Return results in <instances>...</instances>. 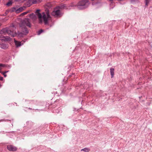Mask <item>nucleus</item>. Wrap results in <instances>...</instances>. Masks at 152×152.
Here are the masks:
<instances>
[{
  "instance_id": "obj_1",
  "label": "nucleus",
  "mask_w": 152,
  "mask_h": 152,
  "mask_svg": "<svg viewBox=\"0 0 152 152\" xmlns=\"http://www.w3.org/2000/svg\"><path fill=\"white\" fill-rule=\"evenodd\" d=\"M21 32H18V37H23L27 34L28 32V30L26 27L27 26L31 27V23L29 19L28 18H25L22 20L19 24Z\"/></svg>"
},
{
  "instance_id": "obj_2",
  "label": "nucleus",
  "mask_w": 152,
  "mask_h": 152,
  "mask_svg": "<svg viewBox=\"0 0 152 152\" xmlns=\"http://www.w3.org/2000/svg\"><path fill=\"white\" fill-rule=\"evenodd\" d=\"M40 11L38 9L36 11V14L39 18V23H42L44 22L45 25L48 24V21L50 18L48 11L46 12H43L42 14H41L39 12Z\"/></svg>"
},
{
  "instance_id": "obj_3",
  "label": "nucleus",
  "mask_w": 152,
  "mask_h": 152,
  "mask_svg": "<svg viewBox=\"0 0 152 152\" xmlns=\"http://www.w3.org/2000/svg\"><path fill=\"white\" fill-rule=\"evenodd\" d=\"M15 29L16 28L15 26L12 25L9 28H6L2 29L0 31V33L1 34H7L12 37H15L17 35Z\"/></svg>"
},
{
  "instance_id": "obj_4",
  "label": "nucleus",
  "mask_w": 152,
  "mask_h": 152,
  "mask_svg": "<svg viewBox=\"0 0 152 152\" xmlns=\"http://www.w3.org/2000/svg\"><path fill=\"white\" fill-rule=\"evenodd\" d=\"M90 4L88 0H83L79 1L77 5V8L80 10L85 9L88 7Z\"/></svg>"
},
{
  "instance_id": "obj_5",
  "label": "nucleus",
  "mask_w": 152,
  "mask_h": 152,
  "mask_svg": "<svg viewBox=\"0 0 152 152\" xmlns=\"http://www.w3.org/2000/svg\"><path fill=\"white\" fill-rule=\"evenodd\" d=\"M51 14L55 17H57L61 15V13L59 8L58 7L55 8L52 12Z\"/></svg>"
},
{
  "instance_id": "obj_6",
  "label": "nucleus",
  "mask_w": 152,
  "mask_h": 152,
  "mask_svg": "<svg viewBox=\"0 0 152 152\" xmlns=\"http://www.w3.org/2000/svg\"><path fill=\"white\" fill-rule=\"evenodd\" d=\"M25 9L26 7H20L17 9H16L15 7H13L12 8V11H15L16 13H18L25 10Z\"/></svg>"
},
{
  "instance_id": "obj_7",
  "label": "nucleus",
  "mask_w": 152,
  "mask_h": 152,
  "mask_svg": "<svg viewBox=\"0 0 152 152\" xmlns=\"http://www.w3.org/2000/svg\"><path fill=\"white\" fill-rule=\"evenodd\" d=\"M7 148L10 151H15L17 150V148L12 145H8L7 146Z\"/></svg>"
},
{
  "instance_id": "obj_8",
  "label": "nucleus",
  "mask_w": 152,
  "mask_h": 152,
  "mask_svg": "<svg viewBox=\"0 0 152 152\" xmlns=\"http://www.w3.org/2000/svg\"><path fill=\"white\" fill-rule=\"evenodd\" d=\"M0 40L4 41H7L10 40V38L7 36H0Z\"/></svg>"
},
{
  "instance_id": "obj_9",
  "label": "nucleus",
  "mask_w": 152,
  "mask_h": 152,
  "mask_svg": "<svg viewBox=\"0 0 152 152\" xmlns=\"http://www.w3.org/2000/svg\"><path fill=\"white\" fill-rule=\"evenodd\" d=\"M14 42L15 43V44L16 45V46L17 47H20L22 45H23V43H22V42H19L18 41H17L14 39Z\"/></svg>"
},
{
  "instance_id": "obj_10",
  "label": "nucleus",
  "mask_w": 152,
  "mask_h": 152,
  "mask_svg": "<svg viewBox=\"0 0 152 152\" xmlns=\"http://www.w3.org/2000/svg\"><path fill=\"white\" fill-rule=\"evenodd\" d=\"M29 16L31 18L32 20H36L37 19V17L36 15L33 13L30 14L29 15Z\"/></svg>"
},
{
  "instance_id": "obj_11",
  "label": "nucleus",
  "mask_w": 152,
  "mask_h": 152,
  "mask_svg": "<svg viewBox=\"0 0 152 152\" xmlns=\"http://www.w3.org/2000/svg\"><path fill=\"white\" fill-rule=\"evenodd\" d=\"M110 74L111 76V78H113L114 75V68H110Z\"/></svg>"
},
{
  "instance_id": "obj_12",
  "label": "nucleus",
  "mask_w": 152,
  "mask_h": 152,
  "mask_svg": "<svg viewBox=\"0 0 152 152\" xmlns=\"http://www.w3.org/2000/svg\"><path fill=\"white\" fill-rule=\"evenodd\" d=\"M90 150V149L87 148H85L81 150V151H83L85 152H88Z\"/></svg>"
},
{
  "instance_id": "obj_13",
  "label": "nucleus",
  "mask_w": 152,
  "mask_h": 152,
  "mask_svg": "<svg viewBox=\"0 0 152 152\" xmlns=\"http://www.w3.org/2000/svg\"><path fill=\"white\" fill-rule=\"evenodd\" d=\"M41 2V0H32V3L33 4H36L37 3H39Z\"/></svg>"
},
{
  "instance_id": "obj_14",
  "label": "nucleus",
  "mask_w": 152,
  "mask_h": 152,
  "mask_svg": "<svg viewBox=\"0 0 152 152\" xmlns=\"http://www.w3.org/2000/svg\"><path fill=\"white\" fill-rule=\"evenodd\" d=\"M12 4V1H8L6 4V5L9 7Z\"/></svg>"
},
{
  "instance_id": "obj_15",
  "label": "nucleus",
  "mask_w": 152,
  "mask_h": 152,
  "mask_svg": "<svg viewBox=\"0 0 152 152\" xmlns=\"http://www.w3.org/2000/svg\"><path fill=\"white\" fill-rule=\"evenodd\" d=\"M1 48L4 49H5L7 48V46L5 45L4 44H2L1 45Z\"/></svg>"
},
{
  "instance_id": "obj_16",
  "label": "nucleus",
  "mask_w": 152,
  "mask_h": 152,
  "mask_svg": "<svg viewBox=\"0 0 152 152\" xmlns=\"http://www.w3.org/2000/svg\"><path fill=\"white\" fill-rule=\"evenodd\" d=\"M151 0H145V5L148 6V4L149 3V2Z\"/></svg>"
},
{
  "instance_id": "obj_17",
  "label": "nucleus",
  "mask_w": 152,
  "mask_h": 152,
  "mask_svg": "<svg viewBox=\"0 0 152 152\" xmlns=\"http://www.w3.org/2000/svg\"><path fill=\"white\" fill-rule=\"evenodd\" d=\"M28 11L26 12H24L23 13H22L21 14V15L22 16H23L24 15L26 14H27L28 13Z\"/></svg>"
},
{
  "instance_id": "obj_18",
  "label": "nucleus",
  "mask_w": 152,
  "mask_h": 152,
  "mask_svg": "<svg viewBox=\"0 0 152 152\" xmlns=\"http://www.w3.org/2000/svg\"><path fill=\"white\" fill-rule=\"evenodd\" d=\"M43 31V30L42 29L39 30L38 32V34L39 35Z\"/></svg>"
},
{
  "instance_id": "obj_19",
  "label": "nucleus",
  "mask_w": 152,
  "mask_h": 152,
  "mask_svg": "<svg viewBox=\"0 0 152 152\" xmlns=\"http://www.w3.org/2000/svg\"><path fill=\"white\" fill-rule=\"evenodd\" d=\"M2 73L3 74V75L4 76V77H6L7 76V75L6 74V73L4 72H3Z\"/></svg>"
},
{
  "instance_id": "obj_20",
  "label": "nucleus",
  "mask_w": 152,
  "mask_h": 152,
  "mask_svg": "<svg viewBox=\"0 0 152 152\" xmlns=\"http://www.w3.org/2000/svg\"><path fill=\"white\" fill-rule=\"evenodd\" d=\"M3 78L2 77L0 76V80H3Z\"/></svg>"
},
{
  "instance_id": "obj_21",
  "label": "nucleus",
  "mask_w": 152,
  "mask_h": 152,
  "mask_svg": "<svg viewBox=\"0 0 152 152\" xmlns=\"http://www.w3.org/2000/svg\"><path fill=\"white\" fill-rule=\"evenodd\" d=\"M9 71H5V72H4L5 73H7V72H9Z\"/></svg>"
},
{
  "instance_id": "obj_22",
  "label": "nucleus",
  "mask_w": 152,
  "mask_h": 152,
  "mask_svg": "<svg viewBox=\"0 0 152 152\" xmlns=\"http://www.w3.org/2000/svg\"><path fill=\"white\" fill-rule=\"evenodd\" d=\"M1 25H2V24H1V23H0V26H1Z\"/></svg>"
},
{
  "instance_id": "obj_23",
  "label": "nucleus",
  "mask_w": 152,
  "mask_h": 152,
  "mask_svg": "<svg viewBox=\"0 0 152 152\" xmlns=\"http://www.w3.org/2000/svg\"><path fill=\"white\" fill-rule=\"evenodd\" d=\"M92 5H93L94 4V3H92Z\"/></svg>"
},
{
  "instance_id": "obj_24",
  "label": "nucleus",
  "mask_w": 152,
  "mask_h": 152,
  "mask_svg": "<svg viewBox=\"0 0 152 152\" xmlns=\"http://www.w3.org/2000/svg\"><path fill=\"white\" fill-rule=\"evenodd\" d=\"M110 1H113V0H109Z\"/></svg>"
},
{
  "instance_id": "obj_25",
  "label": "nucleus",
  "mask_w": 152,
  "mask_h": 152,
  "mask_svg": "<svg viewBox=\"0 0 152 152\" xmlns=\"http://www.w3.org/2000/svg\"><path fill=\"white\" fill-rule=\"evenodd\" d=\"M91 1H94V0H91Z\"/></svg>"
}]
</instances>
